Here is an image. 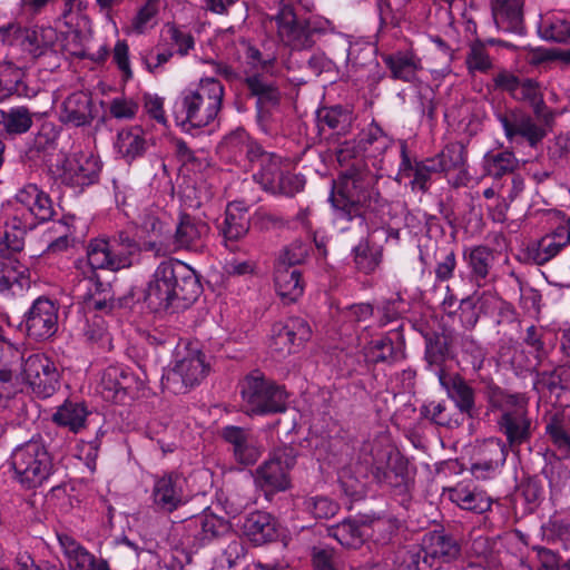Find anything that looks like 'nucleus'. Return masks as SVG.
Listing matches in <instances>:
<instances>
[{"label":"nucleus","instance_id":"nucleus-14","mask_svg":"<svg viewBox=\"0 0 570 570\" xmlns=\"http://www.w3.org/2000/svg\"><path fill=\"white\" fill-rule=\"evenodd\" d=\"M100 164L91 154L78 153L67 157L60 175L63 184L72 187H85L97 181Z\"/></svg>","mask_w":570,"mask_h":570},{"label":"nucleus","instance_id":"nucleus-46","mask_svg":"<svg viewBox=\"0 0 570 570\" xmlns=\"http://www.w3.org/2000/svg\"><path fill=\"white\" fill-rule=\"evenodd\" d=\"M365 525L357 521L346 519L330 529V535L335 538L342 546L356 549L364 542L366 535Z\"/></svg>","mask_w":570,"mask_h":570},{"label":"nucleus","instance_id":"nucleus-36","mask_svg":"<svg viewBox=\"0 0 570 570\" xmlns=\"http://www.w3.org/2000/svg\"><path fill=\"white\" fill-rule=\"evenodd\" d=\"M29 284V268L13 256L3 255L0 262V292L9 291L14 286L23 289Z\"/></svg>","mask_w":570,"mask_h":570},{"label":"nucleus","instance_id":"nucleus-57","mask_svg":"<svg viewBox=\"0 0 570 570\" xmlns=\"http://www.w3.org/2000/svg\"><path fill=\"white\" fill-rule=\"evenodd\" d=\"M353 253L356 267L365 274L373 272L380 263V255L372 250L367 240L360 242Z\"/></svg>","mask_w":570,"mask_h":570},{"label":"nucleus","instance_id":"nucleus-16","mask_svg":"<svg viewBox=\"0 0 570 570\" xmlns=\"http://www.w3.org/2000/svg\"><path fill=\"white\" fill-rule=\"evenodd\" d=\"M249 226L250 218L248 208L243 202L229 203L226 207L223 220L217 224L224 245L230 250L236 249L235 243L247 235Z\"/></svg>","mask_w":570,"mask_h":570},{"label":"nucleus","instance_id":"nucleus-35","mask_svg":"<svg viewBox=\"0 0 570 570\" xmlns=\"http://www.w3.org/2000/svg\"><path fill=\"white\" fill-rule=\"evenodd\" d=\"M0 88L2 97L18 96L23 98H33L38 90L30 87L24 81V72L22 69L14 67L11 62L0 66Z\"/></svg>","mask_w":570,"mask_h":570},{"label":"nucleus","instance_id":"nucleus-39","mask_svg":"<svg viewBox=\"0 0 570 570\" xmlns=\"http://www.w3.org/2000/svg\"><path fill=\"white\" fill-rule=\"evenodd\" d=\"M58 542L70 570H86L94 554L69 534H58Z\"/></svg>","mask_w":570,"mask_h":570},{"label":"nucleus","instance_id":"nucleus-11","mask_svg":"<svg viewBox=\"0 0 570 570\" xmlns=\"http://www.w3.org/2000/svg\"><path fill=\"white\" fill-rule=\"evenodd\" d=\"M499 120L504 129L509 140L520 136L524 138L531 147H535L547 136L548 126L542 122H535L530 114L521 108H513L499 115Z\"/></svg>","mask_w":570,"mask_h":570},{"label":"nucleus","instance_id":"nucleus-27","mask_svg":"<svg viewBox=\"0 0 570 570\" xmlns=\"http://www.w3.org/2000/svg\"><path fill=\"white\" fill-rule=\"evenodd\" d=\"M367 348L368 354L372 356V362L375 364H393L405 358V338L402 334V327L372 341Z\"/></svg>","mask_w":570,"mask_h":570},{"label":"nucleus","instance_id":"nucleus-62","mask_svg":"<svg viewBox=\"0 0 570 570\" xmlns=\"http://www.w3.org/2000/svg\"><path fill=\"white\" fill-rule=\"evenodd\" d=\"M460 321L465 330H473L479 322L481 307H478V301L473 296L461 299Z\"/></svg>","mask_w":570,"mask_h":570},{"label":"nucleus","instance_id":"nucleus-12","mask_svg":"<svg viewBox=\"0 0 570 570\" xmlns=\"http://www.w3.org/2000/svg\"><path fill=\"white\" fill-rule=\"evenodd\" d=\"M29 337L47 340L58 330V306L49 298H37L24 316Z\"/></svg>","mask_w":570,"mask_h":570},{"label":"nucleus","instance_id":"nucleus-48","mask_svg":"<svg viewBox=\"0 0 570 570\" xmlns=\"http://www.w3.org/2000/svg\"><path fill=\"white\" fill-rule=\"evenodd\" d=\"M484 168L489 176L500 179L518 168V160L511 151L488 153L484 157Z\"/></svg>","mask_w":570,"mask_h":570},{"label":"nucleus","instance_id":"nucleus-47","mask_svg":"<svg viewBox=\"0 0 570 570\" xmlns=\"http://www.w3.org/2000/svg\"><path fill=\"white\" fill-rule=\"evenodd\" d=\"M96 269L97 268H92L88 265V272L83 273V278L80 279L77 285L76 289L79 293L78 295L85 302L95 297L108 295V293L112 292L110 283L102 282L96 273Z\"/></svg>","mask_w":570,"mask_h":570},{"label":"nucleus","instance_id":"nucleus-1","mask_svg":"<svg viewBox=\"0 0 570 570\" xmlns=\"http://www.w3.org/2000/svg\"><path fill=\"white\" fill-rule=\"evenodd\" d=\"M202 293L196 272L177 259H165L155 269L146 291V302L156 312L187 308Z\"/></svg>","mask_w":570,"mask_h":570},{"label":"nucleus","instance_id":"nucleus-28","mask_svg":"<svg viewBox=\"0 0 570 570\" xmlns=\"http://www.w3.org/2000/svg\"><path fill=\"white\" fill-rule=\"evenodd\" d=\"M16 200L24 206L39 222H47L55 215V206L50 196L36 184H27L16 194Z\"/></svg>","mask_w":570,"mask_h":570},{"label":"nucleus","instance_id":"nucleus-25","mask_svg":"<svg viewBox=\"0 0 570 570\" xmlns=\"http://www.w3.org/2000/svg\"><path fill=\"white\" fill-rule=\"evenodd\" d=\"M186 529L195 540V546L202 547L206 543L227 534L230 531L229 522L213 513H203L190 519Z\"/></svg>","mask_w":570,"mask_h":570},{"label":"nucleus","instance_id":"nucleus-55","mask_svg":"<svg viewBox=\"0 0 570 570\" xmlns=\"http://www.w3.org/2000/svg\"><path fill=\"white\" fill-rule=\"evenodd\" d=\"M312 336V330L308 322L301 317H291L287 320V342L293 348L288 352H297Z\"/></svg>","mask_w":570,"mask_h":570},{"label":"nucleus","instance_id":"nucleus-3","mask_svg":"<svg viewBox=\"0 0 570 570\" xmlns=\"http://www.w3.org/2000/svg\"><path fill=\"white\" fill-rule=\"evenodd\" d=\"M10 465L13 480L26 490L42 485L56 471L53 456L40 435L16 446L10 455Z\"/></svg>","mask_w":570,"mask_h":570},{"label":"nucleus","instance_id":"nucleus-60","mask_svg":"<svg viewBox=\"0 0 570 570\" xmlns=\"http://www.w3.org/2000/svg\"><path fill=\"white\" fill-rule=\"evenodd\" d=\"M436 158L442 160L444 165V173L459 169L465 164V150L462 145L453 144L446 146Z\"/></svg>","mask_w":570,"mask_h":570},{"label":"nucleus","instance_id":"nucleus-15","mask_svg":"<svg viewBox=\"0 0 570 570\" xmlns=\"http://www.w3.org/2000/svg\"><path fill=\"white\" fill-rule=\"evenodd\" d=\"M0 355V397L10 399L22 391V353L12 344H1Z\"/></svg>","mask_w":570,"mask_h":570},{"label":"nucleus","instance_id":"nucleus-42","mask_svg":"<svg viewBox=\"0 0 570 570\" xmlns=\"http://www.w3.org/2000/svg\"><path fill=\"white\" fill-rule=\"evenodd\" d=\"M87 414V409L82 403L67 401L57 409L52 420L58 425L77 433L85 426Z\"/></svg>","mask_w":570,"mask_h":570},{"label":"nucleus","instance_id":"nucleus-37","mask_svg":"<svg viewBox=\"0 0 570 570\" xmlns=\"http://www.w3.org/2000/svg\"><path fill=\"white\" fill-rule=\"evenodd\" d=\"M449 499L463 510L473 513H484L491 508V499L483 492L468 487H455L449 490Z\"/></svg>","mask_w":570,"mask_h":570},{"label":"nucleus","instance_id":"nucleus-51","mask_svg":"<svg viewBox=\"0 0 570 570\" xmlns=\"http://www.w3.org/2000/svg\"><path fill=\"white\" fill-rule=\"evenodd\" d=\"M469 266L472 269V275L480 285L481 279H485L493 261L492 250L487 246H476L471 249L469 254Z\"/></svg>","mask_w":570,"mask_h":570},{"label":"nucleus","instance_id":"nucleus-19","mask_svg":"<svg viewBox=\"0 0 570 570\" xmlns=\"http://www.w3.org/2000/svg\"><path fill=\"white\" fill-rule=\"evenodd\" d=\"M185 480L177 474L158 478L153 488V503L157 510L173 512L186 502Z\"/></svg>","mask_w":570,"mask_h":570},{"label":"nucleus","instance_id":"nucleus-56","mask_svg":"<svg viewBox=\"0 0 570 570\" xmlns=\"http://www.w3.org/2000/svg\"><path fill=\"white\" fill-rule=\"evenodd\" d=\"M160 0H147L131 20V30L138 35L146 32L155 24Z\"/></svg>","mask_w":570,"mask_h":570},{"label":"nucleus","instance_id":"nucleus-52","mask_svg":"<svg viewBox=\"0 0 570 570\" xmlns=\"http://www.w3.org/2000/svg\"><path fill=\"white\" fill-rule=\"evenodd\" d=\"M508 455L507 445L497 438H490L480 444L474 453V456L480 461H488L494 465H502Z\"/></svg>","mask_w":570,"mask_h":570},{"label":"nucleus","instance_id":"nucleus-61","mask_svg":"<svg viewBox=\"0 0 570 570\" xmlns=\"http://www.w3.org/2000/svg\"><path fill=\"white\" fill-rule=\"evenodd\" d=\"M532 551L537 553V559L540 563L539 570H570V558L560 563V556L544 547L534 546L532 547Z\"/></svg>","mask_w":570,"mask_h":570},{"label":"nucleus","instance_id":"nucleus-7","mask_svg":"<svg viewBox=\"0 0 570 570\" xmlns=\"http://www.w3.org/2000/svg\"><path fill=\"white\" fill-rule=\"evenodd\" d=\"M209 372L206 355L198 347H186L183 355L178 353L174 366L164 375L165 386L176 394L185 393L198 385Z\"/></svg>","mask_w":570,"mask_h":570},{"label":"nucleus","instance_id":"nucleus-43","mask_svg":"<svg viewBox=\"0 0 570 570\" xmlns=\"http://www.w3.org/2000/svg\"><path fill=\"white\" fill-rule=\"evenodd\" d=\"M383 61L391 71L394 80L413 82L416 79V71L420 66L412 56L397 52L395 55H385Z\"/></svg>","mask_w":570,"mask_h":570},{"label":"nucleus","instance_id":"nucleus-33","mask_svg":"<svg viewBox=\"0 0 570 570\" xmlns=\"http://www.w3.org/2000/svg\"><path fill=\"white\" fill-rule=\"evenodd\" d=\"M0 33L21 39L22 43L27 46V49L33 55H41L52 43L53 38L52 29H22L17 24L1 27Z\"/></svg>","mask_w":570,"mask_h":570},{"label":"nucleus","instance_id":"nucleus-23","mask_svg":"<svg viewBox=\"0 0 570 570\" xmlns=\"http://www.w3.org/2000/svg\"><path fill=\"white\" fill-rule=\"evenodd\" d=\"M256 484L269 495L285 490V451L277 450L256 470Z\"/></svg>","mask_w":570,"mask_h":570},{"label":"nucleus","instance_id":"nucleus-6","mask_svg":"<svg viewBox=\"0 0 570 570\" xmlns=\"http://www.w3.org/2000/svg\"><path fill=\"white\" fill-rule=\"evenodd\" d=\"M242 411L248 415H264L285 411L284 391L254 371L239 382Z\"/></svg>","mask_w":570,"mask_h":570},{"label":"nucleus","instance_id":"nucleus-4","mask_svg":"<svg viewBox=\"0 0 570 570\" xmlns=\"http://www.w3.org/2000/svg\"><path fill=\"white\" fill-rule=\"evenodd\" d=\"M224 86L215 78H202L196 88L185 89L175 108L176 119L193 127H205L214 121L222 108Z\"/></svg>","mask_w":570,"mask_h":570},{"label":"nucleus","instance_id":"nucleus-32","mask_svg":"<svg viewBox=\"0 0 570 570\" xmlns=\"http://www.w3.org/2000/svg\"><path fill=\"white\" fill-rule=\"evenodd\" d=\"M316 119L320 131H324L327 127L337 135H345L352 127L354 115L347 106H324L317 109Z\"/></svg>","mask_w":570,"mask_h":570},{"label":"nucleus","instance_id":"nucleus-53","mask_svg":"<svg viewBox=\"0 0 570 570\" xmlns=\"http://www.w3.org/2000/svg\"><path fill=\"white\" fill-rule=\"evenodd\" d=\"M247 554V549L240 538H234L216 560V567L222 570H229L238 566Z\"/></svg>","mask_w":570,"mask_h":570},{"label":"nucleus","instance_id":"nucleus-54","mask_svg":"<svg viewBox=\"0 0 570 570\" xmlns=\"http://www.w3.org/2000/svg\"><path fill=\"white\" fill-rule=\"evenodd\" d=\"M246 85L250 92L257 96V104L262 107L275 106L279 101V92L271 83H266L261 77L254 75L247 77Z\"/></svg>","mask_w":570,"mask_h":570},{"label":"nucleus","instance_id":"nucleus-40","mask_svg":"<svg viewBox=\"0 0 570 570\" xmlns=\"http://www.w3.org/2000/svg\"><path fill=\"white\" fill-rule=\"evenodd\" d=\"M564 247L563 242L554 240L552 236L544 235L541 239L527 247L523 253L524 261L527 263L543 265L556 257Z\"/></svg>","mask_w":570,"mask_h":570},{"label":"nucleus","instance_id":"nucleus-59","mask_svg":"<svg viewBox=\"0 0 570 570\" xmlns=\"http://www.w3.org/2000/svg\"><path fill=\"white\" fill-rule=\"evenodd\" d=\"M542 381L550 392L557 389L570 390V365H561L550 372H542Z\"/></svg>","mask_w":570,"mask_h":570},{"label":"nucleus","instance_id":"nucleus-49","mask_svg":"<svg viewBox=\"0 0 570 570\" xmlns=\"http://www.w3.org/2000/svg\"><path fill=\"white\" fill-rule=\"evenodd\" d=\"M444 173V165L436 156L415 161L413 167L412 187H417L422 193L428 191L432 175Z\"/></svg>","mask_w":570,"mask_h":570},{"label":"nucleus","instance_id":"nucleus-50","mask_svg":"<svg viewBox=\"0 0 570 570\" xmlns=\"http://www.w3.org/2000/svg\"><path fill=\"white\" fill-rule=\"evenodd\" d=\"M33 227L32 223L22 222L18 218H12L10 223H7L6 230L3 234L2 243L8 250L12 253H19L23 248V239L28 229Z\"/></svg>","mask_w":570,"mask_h":570},{"label":"nucleus","instance_id":"nucleus-29","mask_svg":"<svg viewBox=\"0 0 570 570\" xmlns=\"http://www.w3.org/2000/svg\"><path fill=\"white\" fill-rule=\"evenodd\" d=\"M207 232L208 225L206 223L186 214L181 215L175 234L171 236L175 250H198L203 246L202 238Z\"/></svg>","mask_w":570,"mask_h":570},{"label":"nucleus","instance_id":"nucleus-10","mask_svg":"<svg viewBox=\"0 0 570 570\" xmlns=\"http://www.w3.org/2000/svg\"><path fill=\"white\" fill-rule=\"evenodd\" d=\"M245 153L252 168L258 166L254 177L258 178L263 188L272 194L282 195L285 189V176L281 168L282 158L275 154L265 153L255 142L246 144Z\"/></svg>","mask_w":570,"mask_h":570},{"label":"nucleus","instance_id":"nucleus-17","mask_svg":"<svg viewBox=\"0 0 570 570\" xmlns=\"http://www.w3.org/2000/svg\"><path fill=\"white\" fill-rule=\"evenodd\" d=\"M309 8L299 0L287 3V47L292 50L311 48L314 43V29L309 26L306 13Z\"/></svg>","mask_w":570,"mask_h":570},{"label":"nucleus","instance_id":"nucleus-13","mask_svg":"<svg viewBox=\"0 0 570 570\" xmlns=\"http://www.w3.org/2000/svg\"><path fill=\"white\" fill-rule=\"evenodd\" d=\"M439 383L454 403L460 416L463 419L466 416L470 420L479 419L480 407L475 404V391L462 375L441 372Z\"/></svg>","mask_w":570,"mask_h":570},{"label":"nucleus","instance_id":"nucleus-26","mask_svg":"<svg viewBox=\"0 0 570 570\" xmlns=\"http://www.w3.org/2000/svg\"><path fill=\"white\" fill-rule=\"evenodd\" d=\"M224 439L232 445L235 460L244 465L254 464L261 456V449L253 434L239 426L229 425L223 430Z\"/></svg>","mask_w":570,"mask_h":570},{"label":"nucleus","instance_id":"nucleus-8","mask_svg":"<svg viewBox=\"0 0 570 570\" xmlns=\"http://www.w3.org/2000/svg\"><path fill=\"white\" fill-rule=\"evenodd\" d=\"M21 382L40 397L51 396L59 386V372L55 363L45 354L22 355Z\"/></svg>","mask_w":570,"mask_h":570},{"label":"nucleus","instance_id":"nucleus-22","mask_svg":"<svg viewBox=\"0 0 570 570\" xmlns=\"http://www.w3.org/2000/svg\"><path fill=\"white\" fill-rule=\"evenodd\" d=\"M498 425L511 448L519 446L531 438V420L527 416L524 406L517 405L504 410Z\"/></svg>","mask_w":570,"mask_h":570},{"label":"nucleus","instance_id":"nucleus-41","mask_svg":"<svg viewBox=\"0 0 570 570\" xmlns=\"http://www.w3.org/2000/svg\"><path fill=\"white\" fill-rule=\"evenodd\" d=\"M420 415L432 424L450 430L458 429L464 419L459 413H451L444 402H430L420 407Z\"/></svg>","mask_w":570,"mask_h":570},{"label":"nucleus","instance_id":"nucleus-30","mask_svg":"<svg viewBox=\"0 0 570 570\" xmlns=\"http://www.w3.org/2000/svg\"><path fill=\"white\" fill-rule=\"evenodd\" d=\"M493 19L498 29L523 35V0H497L492 8Z\"/></svg>","mask_w":570,"mask_h":570},{"label":"nucleus","instance_id":"nucleus-20","mask_svg":"<svg viewBox=\"0 0 570 570\" xmlns=\"http://www.w3.org/2000/svg\"><path fill=\"white\" fill-rule=\"evenodd\" d=\"M421 549L432 560L448 563L461 556V544L452 534L442 530L429 531L423 535Z\"/></svg>","mask_w":570,"mask_h":570},{"label":"nucleus","instance_id":"nucleus-34","mask_svg":"<svg viewBox=\"0 0 570 570\" xmlns=\"http://www.w3.org/2000/svg\"><path fill=\"white\" fill-rule=\"evenodd\" d=\"M242 531L256 546L272 541L276 537L272 515L259 511L253 512L244 519Z\"/></svg>","mask_w":570,"mask_h":570},{"label":"nucleus","instance_id":"nucleus-24","mask_svg":"<svg viewBox=\"0 0 570 570\" xmlns=\"http://www.w3.org/2000/svg\"><path fill=\"white\" fill-rule=\"evenodd\" d=\"M385 463H375L372 468V474L375 481L384 483L391 488L405 490L409 481V462L400 452H389L385 454Z\"/></svg>","mask_w":570,"mask_h":570},{"label":"nucleus","instance_id":"nucleus-18","mask_svg":"<svg viewBox=\"0 0 570 570\" xmlns=\"http://www.w3.org/2000/svg\"><path fill=\"white\" fill-rule=\"evenodd\" d=\"M424 338V361L426 368L436 373L438 379L441 372L445 371V362L454 357L452 351L453 336L451 332L443 330L428 331L423 333Z\"/></svg>","mask_w":570,"mask_h":570},{"label":"nucleus","instance_id":"nucleus-58","mask_svg":"<svg viewBox=\"0 0 570 570\" xmlns=\"http://www.w3.org/2000/svg\"><path fill=\"white\" fill-rule=\"evenodd\" d=\"M484 396L492 409H503L505 405L514 407L518 405V396L508 394L497 384L490 382L484 387Z\"/></svg>","mask_w":570,"mask_h":570},{"label":"nucleus","instance_id":"nucleus-64","mask_svg":"<svg viewBox=\"0 0 570 570\" xmlns=\"http://www.w3.org/2000/svg\"><path fill=\"white\" fill-rule=\"evenodd\" d=\"M542 39L553 42H567L570 40V22L567 20H557L551 22L544 29H539Z\"/></svg>","mask_w":570,"mask_h":570},{"label":"nucleus","instance_id":"nucleus-9","mask_svg":"<svg viewBox=\"0 0 570 570\" xmlns=\"http://www.w3.org/2000/svg\"><path fill=\"white\" fill-rule=\"evenodd\" d=\"M144 389V382L130 370L110 365L101 373L98 391L108 402L125 403L139 395Z\"/></svg>","mask_w":570,"mask_h":570},{"label":"nucleus","instance_id":"nucleus-44","mask_svg":"<svg viewBox=\"0 0 570 570\" xmlns=\"http://www.w3.org/2000/svg\"><path fill=\"white\" fill-rule=\"evenodd\" d=\"M116 147L118 153L127 159H135L146 150V139L139 127L122 129L117 135Z\"/></svg>","mask_w":570,"mask_h":570},{"label":"nucleus","instance_id":"nucleus-63","mask_svg":"<svg viewBox=\"0 0 570 570\" xmlns=\"http://www.w3.org/2000/svg\"><path fill=\"white\" fill-rule=\"evenodd\" d=\"M402 570H443V568L433 569V561L426 556L422 549L406 551Z\"/></svg>","mask_w":570,"mask_h":570},{"label":"nucleus","instance_id":"nucleus-45","mask_svg":"<svg viewBox=\"0 0 570 570\" xmlns=\"http://www.w3.org/2000/svg\"><path fill=\"white\" fill-rule=\"evenodd\" d=\"M37 115L24 106L12 107L2 114L3 129L10 136L26 134L32 127L33 117Z\"/></svg>","mask_w":570,"mask_h":570},{"label":"nucleus","instance_id":"nucleus-5","mask_svg":"<svg viewBox=\"0 0 570 570\" xmlns=\"http://www.w3.org/2000/svg\"><path fill=\"white\" fill-rule=\"evenodd\" d=\"M140 245L127 232L120 230L109 238H94L87 246L88 265L92 268L117 272L132 265Z\"/></svg>","mask_w":570,"mask_h":570},{"label":"nucleus","instance_id":"nucleus-2","mask_svg":"<svg viewBox=\"0 0 570 570\" xmlns=\"http://www.w3.org/2000/svg\"><path fill=\"white\" fill-rule=\"evenodd\" d=\"M328 200L342 217L352 220L363 217L366 210H374L381 194L368 173L352 166L337 180H332Z\"/></svg>","mask_w":570,"mask_h":570},{"label":"nucleus","instance_id":"nucleus-21","mask_svg":"<svg viewBox=\"0 0 570 570\" xmlns=\"http://www.w3.org/2000/svg\"><path fill=\"white\" fill-rule=\"evenodd\" d=\"M512 99L529 105L535 119L552 128L556 112L547 106L542 87L535 79L523 78Z\"/></svg>","mask_w":570,"mask_h":570},{"label":"nucleus","instance_id":"nucleus-38","mask_svg":"<svg viewBox=\"0 0 570 570\" xmlns=\"http://www.w3.org/2000/svg\"><path fill=\"white\" fill-rule=\"evenodd\" d=\"M292 501L295 511L312 514L315 519H330L340 510L338 504L327 497H295Z\"/></svg>","mask_w":570,"mask_h":570},{"label":"nucleus","instance_id":"nucleus-31","mask_svg":"<svg viewBox=\"0 0 570 570\" xmlns=\"http://www.w3.org/2000/svg\"><path fill=\"white\" fill-rule=\"evenodd\" d=\"M91 106L92 101L89 95L81 91L73 92L62 105L60 120L75 127L89 125L94 119Z\"/></svg>","mask_w":570,"mask_h":570}]
</instances>
